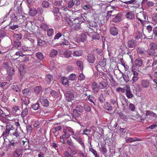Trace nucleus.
<instances>
[{"mask_svg":"<svg viewBox=\"0 0 157 157\" xmlns=\"http://www.w3.org/2000/svg\"><path fill=\"white\" fill-rule=\"evenodd\" d=\"M137 19L139 21L141 24L147 21V16L144 12H140L136 14Z\"/></svg>","mask_w":157,"mask_h":157,"instance_id":"nucleus-1","label":"nucleus"},{"mask_svg":"<svg viewBox=\"0 0 157 157\" xmlns=\"http://www.w3.org/2000/svg\"><path fill=\"white\" fill-rule=\"evenodd\" d=\"M22 2L20 1H16L14 2V5L16 8L15 10V15H17L22 13Z\"/></svg>","mask_w":157,"mask_h":157,"instance_id":"nucleus-2","label":"nucleus"},{"mask_svg":"<svg viewBox=\"0 0 157 157\" xmlns=\"http://www.w3.org/2000/svg\"><path fill=\"white\" fill-rule=\"evenodd\" d=\"M39 101L42 105L44 107H48L49 105V102L48 99L43 96L40 97Z\"/></svg>","mask_w":157,"mask_h":157,"instance_id":"nucleus-3","label":"nucleus"},{"mask_svg":"<svg viewBox=\"0 0 157 157\" xmlns=\"http://www.w3.org/2000/svg\"><path fill=\"white\" fill-rule=\"evenodd\" d=\"M19 145L18 141L17 142L13 139L10 142V144H8V147L11 148L16 149L19 147Z\"/></svg>","mask_w":157,"mask_h":157,"instance_id":"nucleus-4","label":"nucleus"},{"mask_svg":"<svg viewBox=\"0 0 157 157\" xmlns=\"http://www.w3.org/2000/svg\"><path fill=\"white\" fill-rule=\"evenodd\" d=\"M137 42L135 40L132 39L128 41L127 43L128 47L130 49H134L136 46Z\"/></svg>","mask_w":157,"mask_h":157,"instance_id":"nucleus-5","label":"nucleus"},{"mask_svg":"<svg viewBox=\"0 0 157 157\" xmlns=\"http://www.w3.org/2000/svg\"><path fill=\"white\" fill-rule=\"evenodd\" d=\"M134 70L135 69H133L132 70L133 76L132 77V79L130 81L132 84L134 83L135 82L137 81L139 78V73L135 71Z\"/></svg>","mask_w":157,"mask_h":157,"instance_id":"nucleus-6","label":"nucleus"},{"mask_svg":"<svg viewBox=\"0 0 157 157\" xmlns=\"http://www.w3.org/2000/svg\"><path fill=\"white\" fill-rule=\"evenodd\" d=\"M148 115H150L151 116H153L154 117H155V116H156L155 113L153 112L150 111L149 110H147L146 111V117H145L144 119H142V118H140L141 121L144 123L145 120L147 121V119H148Z\"/></svg>","mask_w":157,"mask_h":157,"instance_id":"nucleus-7","label":"nucleus"},{"mask_svg":"<svg viewBox=\"0 0 157 157\" xmlns=\"http://www.w3.org/2000/svg\"><path fill=\"white\" fill-rule=\"evenodd\" d=\"M66 97V99L68 101H71L74 98V94L72 93L70 90L67 91L66 93L65 94Z\"/></svg>","mask_w":157,"mask_h":157,"instance_id":"nucleus-8","label":"nucleus"},{"mask_svg":"<svg viewBox=\"0 0 157 157\" xmlns=\"http://www.w3.org/2000/svg\"><path fill=\"white\" fill-rule=\"evenodd\" d=\"M150 82L147 79H144L141 80L140 85L143 88H147L150 85Z\"/></svg>","mask_w":157,"mask_h":157,"instance_id":"nucleus-9","label":"nucleus"},{"mask_svg":"<svg viewBox=\"0 0 157 157\" xmlns=\"http://www.w3.org/2000/svg\"><path fill=\"white\" fill-rule=\"evenodd\" d=\"M90 27L92 28V29L94 31H97L98 29V23L94 21H91L89 23Z\"/></svg>","mask_w":157,"mask_h":157,"instance_id":"nucleus-10","label":"nucleus"},{"mask_svg":"<svg viewBox=\"0 0 157 157\" xmlns=\"http://www.w3.org/2000/svg\"><path fill=\"white\" fill-rule=\"evenodd\" d=\"M143 63L142 59L140 58H138L136 59L134 61L135 66L134 67V69L136 70L135 68H136V67H141L142 66Z\"/></svg>","mask_w":157,"mask_h":157,"instance_id":"nucleus-11","label":"nucleus"},{"mask_svg":"<svg viewBox=\"0 0 157 157\" xmlns=\"http://www.w3.org/2000/svg\"><path fill=\"white\" fill-rule=\"evenodd\" d=\"M141 139L138 138L136 137L134 138L130 137L126 138V142L127 143H132L136 141H141Z\"/></svg>","mask_w":157,"mask_h":157,"instance_id":"nucleus-12","label":"nucleus"},{"mask_svg":"<svg viewBox=\"0 0 157 157\" xmlns=\"http://www.w3.org/2000/svg\"><path fill=\"white\" fill-rule=\"evenodd\" d=\"M98 85L99 89L104 90L107 88L108 84L107 82L104 81H102L99 83Z\"/></svg>","mask_w":157,"mask_h":157,"instance_id":"nucleus-13","label":"nucleus"},{"mask_svg":"<svg viewBox=\"0 0 157 157\" xmlns=\"http://www.w3.org/2000/svg\"><path fill=\"white\" fill-rule=\"evenodd\" d=\"M87 60L89 63H93L95 62V58L93 55L90 54L87 56Z\"/></svg>","mask_w":157,"mask_h":157,"instance_id":"nucleus-14","label":"nucleus"},{"mask_svg":"<svg viewBox=\"0 0 157 157\" xmlns=\"http://www.w3.org/2000/svg\"><path fill=\"white\" fill-rule=\"evenodd\" d=\"M125 94L128 99L132 98L133 97L129 87H127L125 89Z\"/></svg>","mask_w":157,"mask_h":157,"instance_id":"nucleus-15","label":"nucleus"},{"mask_svg":"<svg viewBox=\"0 0 157 157\" xmlns=\"http://www.w3.org/2000/svg\"><path fill=\"white\" fill-rule=\"evenodd\" d=\"M91 86L92 89L94 92L95 93H97L99 89L98 83L95 82H94L92 83Z\"/></svg>","mask_w":157,"mask_h":157,"instance_id":"nucleus-16","label":"nucleus"},{"mask_svg":"<svg viewBox=\"0 0 157 157\" xmlns=\"http://www.w3.org/2000/svg\"><path fill=\"white\" fill-rule=\"evenodd\" d=\"M118 30L114 26L110 27V32L111 35L113 36H115L118 33Z\"/></svg>","mask_w":157,"mask_h":157,"instance_id":"nucleus-17","label":"nucleus"},{"mask_svg":"<svg viewBox=\"0 0 157 157\" xmlns=\"http://www.w3.org/2000/svg\"><path fill=\"white\" fill-rule=\"evenodd\" d=\"M61 81L62 84L63 85H67L69 86L70 85L69 79L66 77H63L61 79Z\"/></svg>","mask_w":157,"mask_h":157,"instance_id":"nucleus-18","label":"nucleus"},{"mask_svg":"<svg viewBox=\"0 0 157 157\" xmlns=\"http://www.w3.org/2000/svg\"><path fill=\"white\" fill-rule=\"evenodd\" d=\"M122 15L121 14H117L115 17L113 18L112 21L114 22H118L121 21V20Z\"/></svg>","mask_w":157,"mask_h":157,"instance_id":"nucleus-19","label":"nucleus"},{"mask_svg":"<svg viewBox=\"0 0 157 157\" xmlns=\"http://www.w3.org/2000/svg\"><path fill=\"white\" fill-rule=\"evenodd\" d=\"M85 21L84 18L80 16L79 17H78L76 18L73 21V24H80L81 23L79 22H81V21Z\"/></svg>","mask_w":157,"mask_h":157,"instance_id":"nucleus-20","label":"nucleus"},{"mask_svg":"<svg viewBox=\"0 0 157 157\" xmlns=\"http://www.w3.org/2000/svg\"><path fill=\"white\" fill-rule=\"evenodd\" d=\"M104 108L107 110L110 111L113 109V106L109 102H106L104 105Z\"/></svg>","mask_w":157,"mask_h":157,"instance_id":"nucleus-21","label":"nucleus"},{"mask_svg":"<svg viewBox=\"0 0 157 157\" xmlns=\"http://www.w3.org/2000/svg\"><path fill=\"white\" fill-rule=\"evenodd\" d=\"M120 73H121L122 74V76L120 78H121L122 77H123L124 81L126 82H128L130 81L129 77L127 74H125L121 72L120 70Z\"/></svg>","mask_w":157,"mask_h":157,"instance_id":"nucleus-22","label":"nucleus"},{"mask_svg":"<svg viewBox=\"0 0 157 157\" xmlns=\"http://www.w3.org/2000/svg\"><path fill=\"white\" fill-rule=\"evenodd\" d=\"M37 40L38 44L39 46L42 47H45L47 46L46 42L45 40H42L40 38H38Z\"/></svg>","mask_w":157,"mask_h":157,"instance_id":"nucleus-23","label":"nucleus"},{"mask_svg":"<svg viewBox=\"0 0 157 157\" xmlns=\"http://www.w3.org/2000/svg\"><path fill=\"white\" fill-rule=\"evenodd\" d=\"M13 155L14 157H21L22 155V151L21 150L18 149L14 151Z\"/></svg>","mask_w":157,"mask_h":157,"instance_id":"nucleus-24","label":"nucleus"},{"mask_svg":"<svg viewBox=\"0 0 157 157\" xmlns=\"http://www.w3.org/2000/svg\"><path fill=\"white\" fill-rule=\"evenodd\" d=\"M29 13L31 16L34 17L36 14L37 11L35 8H32L30 9Z\"/></svg>","mask_w":157,"mask_h":157,"instance_id":"nucleus-25","label":"nucleus"},{"mask_svg":"<svg viewBox=\"0 0 157 157\" xmlns=\"http://www.w3.org/2000/svg\"><path fill=\"white\" fill-rule=\"evenodd\" d=\"M53 79V76L50 74L47 75L46 78V81L47 83L49 84Z\"/></svg>","mask_w":157,"mask_h":157,"instance_id":"nucleus-26","label":"nucleus"},{"mask_svg":"<svg viewBox=\"0 0 157 157\" xmlns=\"http://www.w3.org/2000/svg\"><path fill=\"white\" fill-rule=\"evenodd\" d=\"M12 89L14 92L15 91L17 93L20 92L21 90L20 86L17 85H13L12 86Z\"/></svg>","mask_w":157,"mask_h":157,"instance_id":"nucleus-27","label":"nucleus"},{"mask_svg":"<svg viewBox=\"0 0 157 157\" xmlns=\"http://www.w3.org/2000/svg\"><path fill=\"white\" fill-rule=\"evenodd\" d=\"M126 17L129 19L132 20L135 18V14L132 12H130L126 14Z\"/></svg>","mask_w":157,"mask_h":157,"instance_id":"nucleus-28","label":"nucleus"},{"mask_svg":"<svg viewBox=\"0 0 157 157\" xmlns=\"http://www.w3.org/2000/svg\"><path fill=\"white\" fill-rule=\"evenodd\" d=\"M82 52L81 50L74 51L72 53L73 55L75 56H80L82 54Z\"/></svg>","mask_w":157,"mask_h":157,"instance_id":"nucleus-29","label":"nucleus"},{"mask_svg":"<svg viewBox=\"0 0 157 157\" xmlns=\"http://www.w3.org/2000/svg\"><path fill=\"white\" fill-rule=\"evenodd\" d=\"M147 52L148 55L150 56H154L156 54L155 50H154V49H151L150 48L147 49Z\"/></svg>","mask_w":157,"mask_h":157,"instance_id":"nucleus-30","label":"nucleus"},{"mask_svg":"<svg viewBox=\"0 0 157 157\" xmlns=\"http://www.w3.org/2000/svg\"><path fill=\"white\" fill-rule=\"evenodd\" d=\"M72 54V53L71 51L67 50L64 52L63 55L65 57L69 58L71 57Z\"/></svg>","mask_w":157,"mask_h":157,"instance_id":"nucleus-31","label":"nucleus"},{"mask_svg":"<svg viewBox=\"0 0 157 157\" xmlns=\"http://www.w3.org/2000/svg\"><path fill=\"white\" fill-rule=\"evenodd\" d=\"M75 109L80 113H83L84 111L83 107L80 105H77Z\"/></svg>","mask_w":157,"mask_h":157,"instance_id":"nucleus-32","label":"nucleus"},{"mask_svg":"<svg viewBox=\"0 0 157 157\" xmlns=\"http://www.w3.org/2000/svg\"><path fill=\"white\" fill-rule=\"evenodd\" d=\"M58 53V51L56 50L53 49L51 51L49 55L50 57L54 58L57 55Z\"/></svg>","mask_w":157,"mask_h":157,"instance_id":"nucleus-33","label":"nucleus"},{"mask_svg":"<svg viewBox=\"0 0 157 157\" xmlns=\"http://www.w3.org/2000/svg\"><path fill=\"white\" fill-rule=\"evenodd\" d=\"M63 132L64 134L62 135V138L67 139L71 135L69 133L67 132L66 129H64Z\"/></svg>","mask_w":157,"mask_h":157,"instance_id":"nucleus-34","label":"nucleus"},{"mask_svg":"<svg viewBox=\"0 0 157 157\" xmlns=\"http://www.w3.org/2000/svg\"><path fill=\"white\" fill-rule=\"evenodd\" d=\"M28 109L27 107L25 108L22 110L21 114V116L22 118L25 117L28 114Z\"/></svg>","mask_w":157,"mask_h":157,"instance_id":"nucleus-35","label":"nucleus"},{"mask_svg":"<svg viewBox=\"0 0 157 157\" xmlns=\"http://www.w3.org/2000/svg\"><path fill=\"white\" fill-rule=\"evenodd\" d=\"M76 64L79 67L81 70L82 71L83 69V63L81 61L77 60L76 62Z\"/></svg>","mask_w":157,"mask_h":157,"instance_id":"nucleus-36","label":"nucleus"},{"mask_svg":"<svg viewBox=\"0 0 157 157\" xmlns=\"http://www.w3.org/2000/svg\"><path fill=\"white\" fill-rule=\"evenodd\" d=\"M41 5L43 8H47L49 6L50 3L48 1L44 0L42 2Z\"/></svg>","mask_w":157,"mask_h":157,"instance_id":"nucleus-37","label":"nucleus"},{"mask_svg":"<svg viewBox=\"0 0 157 157\" xmlns=\"http://www.w3.org/2000/svg\"><path fill=\"white\" fill-rule=\"evenodd\" d=\"M75 140L81 145L83 148H85V146L84 142L82 140V138L80 136L78 138H76Z\"/></svg>","mask_w":157,"mask_h":157,"instance_id":"nucleus-38","label":"nucleus"},{"mask_svg":"<svg viewBox=\"0 0 157 157\" xmlns=\"http://www.w3.org/2000/svg\"><path fill=\"white\" fill-rule=\"evenodd\" d=\"M7 72L8 75H13L14 74V70L13 67H9L7 69Z\"/></svg>","mask_w":157,"mask_h":157,"instance_id":"nucleus-39","label":"nucleus"},{"mask_svg":"<svg viewBox=\"0 0 157 157\" xmlns=\"http://www.w3.org/2000/svg\"><path fill=\"white\" fill-rule=\"evenodd\" d=\"M81 28L80 24H74L72 25L71 28L73 31L79 30Z\"/></svg>","mask_w":157,"mask_h":157,"instance_id":"nucleus-40","label":"nucleus"},{"mask_svg":"<svg viewBox=\"0 0 157 157\" xmlns=\"http://www.w3.org/2000/svg\"><path fill=\"white\" fill-rule=\"evenodd\" d=\"M11 20L10 23H13L14 22L16 21L17 20V16L15 14H12L10 15Z\"/></svg>","mask_w":157,"mask_h":157,"instance_id":"nucleus-41","label":"nucleus"},{"mask_svg":"<svg viewBox=\"0 0 157 157\" xmlns=\"http://www.w3.org/2000/svg\"><path fill=\"white\" fill-rule=\"evenodd\" d=\"M34 92L36 94H38L42 90V87L41 86H36L33 88Z\"/></svg>","mask_w":157,"mask_h":157,"instance_id":"nucleus-42","label":"nucleus"},{"mask_svg":"<svg viewBox=\"0 0 157 157\" xmlns=\"http://www.w3.org/2000/svg\"><path fill=\"white\" fill-rule=\"evenodd\" d=\"M50 94L55 98H57L59 97V94L58 92L55 90H52L50 92Z\"/></svg>","mask_w":157,"mask_h":157,"instance_id":"nucleus-43","label":"nucleus"},{"mask_svg":"<svg viewBox=\"0 0 157 157\" xmlns=\"http://www.w3.org/2000/svg\"><path fill=\"white\" fill-rule=\"evenodd\" d=\"M8 126H6L5 131H4L2 133V136L4 137H6L9 136L10 131L9 130V127Z\"/></svg>","mask_w":157,"mask_h":157,"instance_id":"nucleus-44","label":"nucleus"},{"mask_svg":"<svg viewBox=\"0 0 157 157\" xmlns=\"http://www.w3.org/2000/svg\"><path fill=\"white\" fill-rule=\"evenodd\" d=\"M79 38L81 42H84L86 40V36L85 33H82L80 35Z\"/></svg>","mask_w":157,"mask_h":157,"instance_id":"nucleus-45","label":"nucleus"},{"mask_svg":"<svg viewBox=\"0 0 157 157\" xmlns=\"http://www.w3.org/2000/svg\"><path fill=\"white\" fill-rule=\"evenodd\" d=\"M14 41H19L22 37V36L21 34H15L14 35Z\"/></svg>","mask_w":157,"mask_h":157,"instance_id":"nucleus-46","label":"nucleus"},{"mask_svg":"<svg viewBox=\"0 0 157 157\" xmlns=\"http://www.w3.org/2000/svg\"><path fill=\"white\" fill-rule=\"evenodd\" d=\"M36 57L39 60H42L44 58L42 53L40 52H38L36 53Z\"/></svg>","mask_w":157,"mask_h":157,"instance_id":"nucleus-47","label":"nucleus"},{"mask_svg":"<svg viewBox=\"0 0 157 157\" xmlns=\"http://www.w3.org/2000/svg\"><path fill=\"white\" fill-rule=\"evenodd\" d=\"M145 51L144 48L140 47H138L137 49V52L139 55L144 53Z\"/></svg>","mask_w":157,"mask_h":157,"instance_id":"nucleus-48","label":"nucleus"},{"mask_svg":"<svg viewBox=\"0 0 157 157\" xmlns=\"http://www.w3.org/2000/svg\"><path fill=\"white\" fill-rule=\"evenodd\" d=\"M23 145L26 149H29V141L25 139V140H23Z\"/></svg>","mask_w":157,"mask_h":157,"instance_id":"nucleus-49","label":"nucleus"},{"mask_svg":"<svg viewBox=\"0 0 157 157\" xmlns=\"http://www.w3.org/2000/svg\"><path fill=\"white\" fill-rule=\"evenodd\" d=\"M13 44L15 48H17L21 45V41L14 40Z\"/></svg>","mask_w":157,"mask_h":157,"instance_id":"nucleus-50","label":"nucleus"},{"mask_svg":"<svg viewBox=\"0 0 157 157\" xmlns=\"http://www.w3.org/2000/svg\"><path fill=\"white\" fill-rule=\"evenodd\" d=\"M66 143L69 146L71 147V148H75V146L74 144L73 143L71 139H68L67 140Z\"/></svg>","mask_w":157,"mask_h":157,"instance_id":"nucleus-51","label":"nucleus"},{"mask_svg":"<svg viewBox=\"0 0 157 157\" xmlns=\"http://www.w3.org/2000/svg\"><path fill=\"white\" fill-rule=\"evenodd\" d=\"M12 111L13 112L15 113L16 114H17V113H19V107L17 106H13L12 108Z\"/></svg>","mask_w":157,"mask_h":157,"instance_id":"nucleus-52","label":"nucleus"},{"mask_svg":"<svg viewBox=\"0 0 157 157\" xmlns=\"http://www.w3.org/2000/svg\"><path fill=\"white\" fill-rule=\"evenodd\" d=\"M76 75L75 74L73 73L71 74L68 77V78L69 80L71 81L75 80L76 78Z\"/></svg>","mask_w":157,"mask_h":157,"instance_id":"nucleus-53","label":"nucleus"},{"mask_svg":"<svg viewBox=\"0 0 157 157\" xmlns=\"http://www.w3.org/2000/svg\"><path fill=\"white\" fill-rule=\"evenodd\" d=\"M119 117L124 121H126L127 120L128 118L126 115L122 113H119Z\"/></svg>","mask_w":157,"mask_h":157,"instance_id":"nucleus-54","label":"nucleus"},{"mask_svg":"<svg viewBox=\"0 0 157 157\" xmlns=\"http://www.w3.org/2000/svg\"><path fill=\"white\" fill-rule=\"evenodd\" d=\"M149 47L150 48L154 49V50H155L157 48V45L156 43L153 42L150 44Z\"/></svg>","mask_w":157,"mask_h":157,"instance_id":"nucleus-55","label":"nucleus"},{"mask_svg":"<svg viewBox=\"0 0 157 157\" xmlns=\"http://www.w3.org/2000/svg\"><path fill=\"white\" fill-rule=\"evenodd\" d=\"M40 108V107L39 106V104L38 102L33 104L32 106V108L33 109L35 110H38Z\"/></svg>","mask_w":157,"mask_h":157,"instance_id":"nucleus-56","label":"nucleus"},{"mask_svg":"<svg viewBox=\"0 0 157 157\" xmlns=\"http://www.w3.org/2000/svg\"><path fill=\"white\" fill-rule=\"evenodd\" d=\"M73 116L75 118H78L80 116V114L78 113V112L74 109L73 110Z\"/></svg>","mask_w":157,"mask_h":157,"instance_id":"nucleus-57","label":"nucleus"},{"mask_svg":"<svg viewBox=\"0 0 157 157\" xmlns=\"http://www.w3.org/2000/svg\"><path fill=\"white\" fill-rule=\"evenodd\" d=\"M9 25L10 28L13 30L16 29L19 27V26L18 25H14L13 23H10Z\"/></svg>","mask_w":157,"mask_h":157,"instance_id":"nucleus-58","label":"nucleus"},{"mask_svg":"<svg viewBox=\"0 0 157 157\" xmlns=\"http://www.w3.org/2000/svg\"><path fill=\"white\" fill-rule=\"evenodd\" d=\"M60 45L63 44V45H67L70 44V43L68 41L63 38V39L62 40V41L60 42Z\"/></svg>","mask_w":157,"mask_h":157,"instance_id":"nucleus-59","label":"nucleus"},{"mask_svg":"<svg viewBox=\"0 0 157 157\" xmlns=\"http://www.w3.org/2000/svg\"><path fill=\"white\" fill-rule=\"evenodd\" d=\"M64 19L67 22V23L69 25L72 26L73 24V22L69 18L66 17H64Z\"/></svg>","mask_w":157,"mask_h":157,"instance_id":"nucleus-60","label":"nucleus"},{"mask_svg":"<svg viewBox=\"0 0 157 157\" xmlns=\"http://www.w3.org/2000/svg\"><path fill=\"white\" fill-rule=\"evenodd\" d=\"M106 59H103L99 63V65L101 67H104L106 65Z\"/></svg>","mask_w":157,"mask_h":157,"instance_id":"nucleus-61","label":"nucleus"},{"mask_svg":"<svg viewBox=\"0 0 157 157\" xmlns=\"http://www.w3.org/2000/svg\"><path fill=\"white\" fill-rule=\"evenodd\" d=\"M11 134L16 137H17L19 136L20 133L18 132V130L16 128L14 130V132H12Z\"/></svg>","mask_w":157,"mask_h":157,"instance_id":"nucleus-62","label":"nucleus"},{"mask_svg":"<svg viewBox=\"0 0 157 157\" xmlns=\"http://www.w3.org/2000/svg\"><path fill=\"white\" fill-rule=\"evenodd\" d=\"M21 100L22 101L23 103L26 105H28L30 103L29 100L28 98H25L24 99L21 98Z\"/></svg>","mask_w":157,"mask_h":157,"instance_id":"nucleus-63","label":"nucleus"},{"mask_svg":"<svg viewBox=\"0 0 157 157\" xmlns=\"http://www.w3.org/2000/svg\"><path fill=\"white\" fill-rule=\"evenodd\" d=\"M152 21L157 23V13H154L152 16Z\"/></svg>","mask_w":157,"mask_h":157,"instance_id":"nucleus-64","label":"nucleus"}]
</instances>
